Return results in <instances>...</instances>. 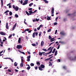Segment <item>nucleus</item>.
<instances>
[{"mask_svg":"<svg viewBox=\"0 0 76 76\" xmlns=\"http://www.w3.org/2000/svg\"><path fill=\"white\" fill-rule=\"evenodd\" d=\"M28 0H26L24 1V2H23V6L25 5H26V4H27L28 3Z\"/></svg>","mask_w":76,"mask_h":76,"instance_id":"1","label":"nucleus"},{"mask_svg":"<svg viewBox=\"0 0 76 76\" xmlns=\"http://www.w3.org/2000/svg\"><path fill=\"white\" fill-rule=\"evenodd\" d=\"M51 47H50L48 49V50H47V49H42V50H43V51H48L49 50H50V49L51 48Z\"/></svg>","mask_w":76,"mask_h":76,"instance_id":"2","label":"nucleus"},{"mask_svg":"<svg viewBox=\"0 0 76 76\" xmlns=\"http://www.w3.org/2000/svg\"><path fill=\"white\" fill-rule=\"evenodd\" d=\"M48 38L49 39H51V38H52L51 37V36H49V37Z\"/></svg>","mask_w":76,"mask_h":76,"instance_id":"35","label":"nucleus"},{"mask_svg":"<svg viewBox=\"0 0 76 76\" xmlns=\"http://www.w3.org/2000/svg\"><path fill=\"white\" fill-rule=\"evenodd\" d=\"M43 26L42 25H40V26H39V27L41 28V27H42Z\"/></svg>","mask_w":76,"mask_h":76,"instance_id":"48","label":"nucleus"},{"mask_svg":"<svg viewBox=\"0 0 76 76\" xmlns=\"http://www.w3.org/2000/svg\"><path fill=\"white\" fill-rule=\"evenodd\" d=\"M47 20H51V18H50V17L48 16H47Z\"/></svg>","mask_w":76,"mask_h":76,"instance_id":"18","label":"nucleus"},{"mask_svg":"<svg viewBox=\"0 0 76 76\" xmlns=\"http://www.w3.org/2000/svg\"><path fill=\"white\" fill-rule=\"evenodd\" d=\"M40 28L39 27L38 28H37V30H39V29H40Z\"/></svg>","mask_w":76,"mask_h":76,"instance_id":"53","label":"nucleus"},{"mask_svg":"<svg viewBox=\"0 0 76 76\" xmlns=\"http://www.w3.org/2000/svg\"><path fill=\"white\" fill-rule=\"evenodd\" d=\"M58 17H56V18L55 19V20H56V22H57V19H58Z\"/></svg>","mask_w":76,"mask_h":76,"instance_id":"46","label":"nucleus"},{"mask_svg":"<svg viewBox=\"0 0 76 76\" xmlns=\"http://www.w3.org/2000/svg\"><path fill=\"white\" fill-rule=\"evenodd\" d=\"M57 25V23H54V25Z\"/></svg>","mask_w":76,"mask_h":76,"instance_id":"40","label":"nucleus"},{"mask_svg":"<svg viewBox=\"0 0 76 76\" xmlns=\"http://www.w3.org/2000/svg\"><path fill=\"white\" fill-rule=\"evenodd\" d=\"M35 32H34L33 34L32 37L33 38H35Z\"/></svg>","mask_w":76,"mask_h":76,"instance_id":"19","label":"nucleus"},{"mask_svg":"<svg viewBox=\"0 0 76 76\" xmlns=\"http://www.w3.org/2000/svg\"><path fill=\"white\" fill-rule=\"evenodd\" d=\"M76 60V57H75L74 59L73 58H72V59H70L71 60Z\"/></svg>","mask_w":76,"mask_h":76,"instance_id":"34","label":"nucleus"},{"mask_svg":"<svg viewBox=\"0 0 76 76\" xmlns=\"http://www.w3.org/2000/svg\"><path fill=\"white\" fill-rule=\"evenodd\" d=\"M20 67H23V62H21V63L20 64Z\"/></svg>","mask_w":76,"mask_h":76,"instance_id":"16","label":"nucleus"},{"mask_svg":"<svg viewBox=\"0 0 76 76\" xmlns=\"http://www.w3.org/2000/svg\"><path fill=\"white\" fill-rule=\"evenodd\" d=\"M45 2V3H48V1L46 0H45L44 1Z\"/></svg>","mask_w":76,"mask_h":76,"instance_id":"33","label":"nucleus"},{"mask_svg":"<svg viewBox=\"0 0 76 76\" xmlns=\"http://www.w3.org/2000/svg\"><path fill=\"white\" fill-rule=\"evenodd\" d=\"M60 45H58V48H57V49H58L59 48H60Z\"/></svg>","mask_w":76,"mask_h":76,"instance_id":"47","label":"nucleus"},{"mask_svg":"<svg viewBox=\"0 0 76 76\" xmlns=\"http://www.w3.org/2000/svg\"><path fill=\"white\" fill-rule=\"evenodd\" d=\"M42 34V32H39V37H40L41 36V35Z\"/></svg>","mask_w":76,"mask_h":76,"instance_id":"29","label":"nucleus"},{"mask_svg":"<svg viewBox=\"0 0 76 76\" xmlns=\"http://www.w3.org/2000/svg\"><path fill=\"white\" fill-rule=\"evenodd\" d=\"M12 7H13V9H15V5H13L12 6Z\"/></svg>","mask_w":76,"mask_h":76,"instance_id":"57","label":"nucleus"},{"mask_svg":"<svg viewBox=\"0 0 76 76\" xmlns=\"http://www.w3.org/2000/svg\"><path fill=\"white\" fill-rule=\"evenodd\" d=\"M12 36V34H11L9 37L8 38H10Z\"/></svg>","mask_w":76,"mask_h":76,"instance_id":"37","label":"nucleus"},{"mask_svg":"<svg viewBox=\"0 0 76 76\" xmlns=\"http://www.w3.org/2000/svg\"><path fill=\"white\" fill-rule=\"evenodd\" d=\"M51 31V28H50L49 30H48V32H50Z\"/></svg>","mask_w":76,"mask_h":76,"instance_id":"32","label":"nucleus"},{"mask_svg":"<svg viewBox=\"0 0 76 76\" xmlns=\"http://www.w3.org/2000/svg\"><path fill=\"white\" fill-rule=\"evenodd\" d=\"M38 67L39 70H41V71L42 70V69H44V67Z\"/></svg>","mask_w":76,"mask_h":76,"instance_id":"6","label":"nucleus"},{"mask_svg":"<svg viewBox=\"0 0 76 76\" xmlns=\"http://www.w3.org/2000/svg\"><path fill=\"white\" fill-rule=\"evenodd\" d=\"M14 10H15V11H18L19 8H18V7H16L15 8H14Z\"/></svg>","mask_w":76,"mask_h":76,"instance_id":"12","label":"nucleus"},{"mask_svg":"<svg viewBox=\"0 0 76 76\" xmlns=\"http://www.w3.org/2000/svg\"><path fill=\"white\" fill-rule=\"evenodd\" d=\"M16 48L18 49H20V48H22V46L21 45H17Z\"/></svg>","mask_w":76,"mask_h":76,"instance_id":"3","label":"nucleus"},{"mask_svg":"<svg viewBox=\"0 0 76 76\" xmlns=\"http://www.w3.org/2000/svg\"><path fill=\"white\" fill-rule=\"evenodd\" d=\"M14 66L15 67H16L17 66H18V64L16 63V62H15L14 63Z\"/></svg>","mask_w":76,"mask_h":76,"instance_id":"21","label":"nucleus"},{"mask_svg":"<svg viewBox=\"0 0 76 76\" xmlns=\"http://www.w3.org/2000/svg\"><path fill=\"white\" fill-rule=\"evenodd\" d=\"M28 12L29 13L30 15H31V14L33 13V12H32V10L29 11Z\"/></svg>","mask_w":76,"mask_h":76,"instance_id":"14","label":"nucleus"},{"mask_svg":"<svg viewBox=\"0 0 76 76\" xmlns=\"http://www.w3.org/2000/svg\"><path fill=\"white\" fill-rule=\"evenodd\" d=\"M0 34H1V35H6V34H5V33H3V32H0Z\"/></svg>","mask_w":76,"mask_h":76,"instance_id":"11","label":"nucleus"},{"mask_svg":"<svg viewBox=\"0 0 76 76\" xmlns=\"http://www.w3.org/2000/svg\"><path fill=\"white\" fill-rule=\"evenodd\" d=\"M9 15L10 16H12V12L10 11V12Z\"/></svg>","mask_w":76,"mask_h":76,"instance_id":"28","label":"nucleus"},{"mask_svg":"<svg viewBox=\"0 0 76 76\" xmlns=\"http://www.w3.org/2000/svg\"><path fill=\"white\" fill-rule=\"evenodd\" d=\"M27 53L28 54H31V53H30V52H28V51H27Z\"/></svg>","mask_w":76,"mask_h":76,"instance_id":"61","label":"nucleus"},{"mask_svg":"<svg viewBox=\"0 0 76 76\" xmlns=\"http://www.w3.org/2000/svg\"><path fill=\"white\" fill-rule=\"evenodd\" d=\"M49 63L50 64H49V66H52V63H51V62H49Z\"/></svg>","mask_w":76,"mask_h":76,"instance_id":"31","label":"nucleus"},{"mask_svg":"<svg viewBox=\"0 0 76 76\" xmlns=\"http://www.w3.org/2000/svg\"><path fill=\"white\" fill-rule=\"evenodd\" d=\"M6 28L7 29H8L9 27H8V23H7L6 24Z\"/></svg>","mask_w":76,"mask_h":76,"instance_id":"13","label":"nucleus"},{"mask_svg":"<svg viewBox=\"0 0 76 76\" xmlns=\"http://www.w3.org/2000/svg\"><path fill=\"white\" fill-rule=\"evenodd\" d=\"M8 12H9V11L7 10L5 12H4V13L5 14H6V13H7Z\"/></svg>","mask_w":76,"mask_h":76,"instance_id":"25","label":"nucleus"},{"mask_svg":"<svg viewBox=\"0 0 76 76\" xmlns=\"http://www.w3.org/2000/svg\"><path fill=\"white\" fill-rule=\"evenodd\" d=\"M37 64L39 66H40V63L39 62H37Z\"/></svg>","mask_w":76,"mask_h":76,"instance_id":"23","label":"nucleus"},{"mask_svg":"<svg viewBox=\"0 0 76 76\" xmlns=\"http://www.w3.org/2000/svg\"><path fill=\"white\" fill-rule=\"evenodd\" d=\"M10 4H10V3H9L8 4H7V6H9V5H10Z\"/></svg>","mask_w":76,"mask_h":76,"instance_id":"58","label":"nucleus"},{"mask_svg":"<svg viewBox=\"0 0 76 76\" xmlns=\"http://www.w3.org/2000/svg\"><path fill=\"white\" fill-rule=\"evenodd\" d=\"M37 28H35L34 29V31L35 32H37Z\"/></svg>","mask_w":76,"mask_h":76,"instance_id":"62","label":"nucleus"},{"mask_svg":"<svg viewBox=\"0 0 76 76\" xmlns=\"http://www.w3.org/2000/svg\"><path fill=\"white\" fill-rule=\"evenodd\" d=\"M31 68V67H27V70H29Z\"/></svg>","mask_w":76,"mask_h":76,"instance_id":"38","label":"nucleus"},{"mask_svg":"<svg viewBox=\"0 0 76 76\" xmlns=\"http://www.w3.org/2000/svg\"><path fill=\"white\" fill-rule=\"evenodd\" d=\"M54 39V38H53L51 39H50L51 42H53V41H55V39Z\"/></svg>","mask_w":76,"mask_h":76,"instance_id":"15","label":"nucleus"},{"mask_svg":"<svg viewBox=\"0 0 76 76\" xmlns=\"http://www.w3.org/2000/svg\"><path fill=\"white\" fill-rule=\"evenodd\" d=\"M15 16L16 17V18H18L19 16H18V15H17V14H15Z\"/></svg>","mask_w":76,"mask_h":76,"instance_id":"30","label":"nucleus"},{"mask_svg":"<svg viewBox=\"0 0 76 76\" xmlns=\"http://www.w3.org/2000/svg\"><path fill=\"white\" fill-rule=\"evenodd\" d=\"M26 14H27V15H28V16H29L30 15V14H29V13H28V12H27V11H26Z\"/></svg>","mask_w":76,"mask_h":76,"instance_id":"22","label":"nucleus"},{"mask_svg":"<svg viewBox=\"0 0 76 76\" xmlns=\"http://www.w3.org/2000/svg\"><path fill=\"white\" fill-rule=\"evenodd\" d=\"M4 42H1V44L2 45H3V43Z\"/></svg>","mask_w":76,"mask_h":76,"instance_id":"59","label":"nucleus"},{"mask_svg":"<svg viewBox=\"0 0 76 76\" xmlns=\"http://www.w3.org/2000/svg\"><path fill=\"white\" fill-rule=\"evenodd\" d=\"M26 31H29V29L28 28L26 29Z\"/></svg>","mask_w":76,"mask_h":76,"instance_id":"56","label":"nucleus"},{"mask_svg":"<svg viewBox=\"0 0 76 76\" xmlns=\"http://www.w3.org/2000/svg\"><path fill=\"white\" fill-rule=\"evenodd\" d=\"M15 71L16 72H19V71L17 69H15Z\"/></svg>","mask_w":76,"mask_h":76,"instance_id":"54","label":"nucleus"},{"mask_svg":"<svg viewBox=\"0 0 76 76\" xmlns=\"http://www.w3.org/2000/svg\"><path fill=\"white\" fill-rule=\"evenodd\" d=\"M57 30H56L55 31V34H57Z\"/></svg>","mask_w":76,"mask_h":76,"instance_id":"45","label":"nucleus"},{"mask_svg":"<svg viewBox=\"0 0 76 76\" xmlns=\"http://www.w3.org/2000/svg\"><path fill=\"white\" fill-rule=\"evenodd\" d=\"M44 53H45V52H42L41 53L40 52H39V56H42V54H44Z\"/></svg>","mask_w":76,"mask_h":76,"instance_id":"10","label":"nucleus"},{"mask_svg":"<svg viewBox=\"0 0 76 76\" xmlns=\"http://www.w3.org/2000/svg\"><path fill=\"white\" fill-rule=\"evenodd\" d=\"M9 8H11V7H12V6L11 5H10L9 6Z\"/></svg>","mask_w":76,"mask_h":76,"instance_id":"64","label":"nucleus"},{"mask_svg":"<svg viewBox=\"0 0 76 76\" xmlns=\"http://www.w3.org/2000/svg\"><path fill=\"white\" fill-rule=\"evenodd\" d=\"M60 34H61L62 35H66V34L63 31H62L60 33Z\"/></svg>","mask_w":76,"mask_h":76,"instance_id":"7","label":"nucleus"},{"mask_svg":"<svg viewBox=\"0 0 76 76\" xmlns=\"http://www.w3.org/2000/svg\"><path fill=\"white\" fill-rule=\"evenodd\" d=\"M53 55V54H51V55H49V56H48V57H50L51 56H52Z\"/></svg>","mask_w":76,"mask_h":76,"instance_id":"49","label":"nucleus"},{"mask_svg":"<svg viewBox=\"0 0 76 76\" xmlns=\"http://www.w3.org/2000/svg\"><path fill=\"white\" fill-rule=\"evenodd\" d=\"M56 48H54V49H53V51H54V52H55V51H56Z\"/></svg>","mask_w":76,"mask_h":76,"instance_id":"63","label":"nucleus"},{"mask_svg":"<svg viewBox=\"0 0 76 76\" xmlns=\"http://www.w3.org/2000/svg\"><path fill=\"white\" fill-rule=\"evenodd\" d=\"M40 67H45V66H44V65L43 64H41L40 65Z\"/></svg>","mask_w":76,"mask_h":76,"instance_id":"43","label":"nucleus"},{"mask_svg":"<svg viewBox=\"0 0 76 76\" xmlns=\"http://www.w3.org/2000/svg\"><path fill=\"white\" fill-rule=\"evenodd\" d=\"M9 59H10L11 60V61H12V62H13V60H12V58H9Z\"/></svg>","mask_w":76,"mask_h":76,"instance_id":"42","label":"nucleus"},{"mask_svg":"<svg viewBox=\"0 0 76 76\" xmlns=\"http://www.w3.org/2000/svg\"><path fill=\"white\" fill-rule=\"evenodd\" d=\"M35 34L36 36H38V32H36L35 33Z\"/></svg>","mask_w":76,"mask_h":76,"instance_id":"44","label":"nucleus"},{"mask_svg":"<svg viewBox=\"0 0 76 76\" xmlns=\"http://www.w3.org/2000/svg\"><path fill=\"white\" fill-rule=\"evenodd\" d=\"M33 5V3H31L29 4V6H31L32 5Z\"/></svg>","mask_w":76,"mask_h":76,"instance_id":"36","label":"nucleus"},{"mask_svg":"<svg viewBox=\"0 0 76 76\" xmlns=\"http://www.w3.org/2000/svg\"><path fill=\"white\" fill-rule=\"evenodd\" d=\"M31 58V55L27 57V61H30V58Z\"/></svg>","mask_w":76,"mask_h":76,"instance_id":"4","label":"nucleus"},{"mask_svg":"<svg viewBox=\"0 0 76 76\" xmlns=\"http://www.w3.org/2000/svg\"><path fill=\"white\" fill-rule=\"evenodd\" d=\"M57 61H58V62H60V59H58Z\"/></svg>","mask_w":76,"mask_h":76,"instance_id":"50","label":"nucleus"},{"mask_svg":"<svg viewBox=\"0 0 76 76\" xmlns=\"http://www.w3.org/2000/svg\"><path fill=\"white\" fill-rule=\"evenodd\" d=\"M20 3L21 4H22L23 3V1L22 0L20 1Z\"/></svg>","mask_w":76,"mask_h":76,"instance_id":"55","label":"nucleus"},{"mask_svg":"<svg viewBox=\"0 0 76 76\" xmlns=\"http://www.w3.org/2000/svg\"><path fill=\"white\" fill-rule=\"evenodd\" d=\"M4 51L2 50L0 52V56H3V54L1 55V53H3Z\"/></svg>","mask_w":76,"mask_h":76,"instance_id":"17","label":"nucleus"},{"mask_svg":"<svg viewBox=\"0 0 76 76\" xmlns=\"http://www.w3.org/2000/svg\"><path fill=\"white\" fill-rule=\"evenodd\" d=\"M1 7H3V0H1Z\"/></svg>","mask_w":76,"mask_h":76,"instance_id":"24","label":"nucleus"},{"mask_svg":"<svg viewBox=\"0 0 76 76\" xmlns=\"http://www.w3.org/2000/svg\"><path fill=\"white\" fill-rule=\"evenodd\" d=\"M37 12V10H35L33 12V13H35V12Z\"/></svg>","mask_w":76,"mask_h":76,"instance_id":"52","label":"nucleus"},{"mask_svg":"<svg viewBox=\"0 0 76 76\" xmlns=\"http://www.w3.org/2000/svg\"><path fill=\"white\" fill-rule=\"evenodd\" d=\"M17 24V23H16L15 24L14 26L12 28V31H13V30H14V29H15V28H16V26Z\"/></svg>","mask_w":76,"mask_h":76,"instance_id":"8","label":"nucleus"},{"mask_svg":"<svg viewBox=\"0 0 76 76\" xmlns=\"http://www.w3.org/2000/svg\"><path fill=\"white\" fill-rule=\"evenodd\" d=\"M32 45L33 46V47H35V46H36V44H32Z\"/></svg>","mask_w":76,"mask_h":76,"instance_id":"39","label":"nucleus"},{"mask_svg":"<svg viewBox=\"0 0 76 76\" xmlns=\"http://www.w3.org/2000/svg\"><path fill=\"white\" fill-rule=\"evenodd\" d=\"M39 20V19H37V18H36V19H35V21H38Z\"/></svg>","mask_w":76,"mask_h":76,"instance_id":"60","label":"nucleus"},{"mask_svg":"<svg viewBox=\"0 0 76 76\" xmlns=\"http://www.w3.org/2000/svg\"><path fill=\"white\" fill-rule=\"evenodd\" d=\"M57 50H56L55 52L54 56H57Z\"/></svg>","mask_w":76,"mask_h":76,"instance_id":"26","label":"nucleus"},{"mask_svg":"<svg viewBox=\"0 0 76 76\" xmlns=\"http://www.w3.org/2000/svg\"><path fill=\"white\" fill-rule=\"evenodd\" d=\"M28 10H32V8H28Z\"/></svg>","mask_w":76,"mask_h":76,"instance_id":"41","label":"nucleus"},{"mask_svg":"<svg viewBox=\"0 0 76 76\" xmlns=\"http://www.w3.org/2000/svg\"><path fill=\"white\" fill-rule=\"evenodd\" d=\"M44 42L43 41H42L41 42L40 45L41 47H42L44 46Z\"/></svg>","mask_w":76,"mask_h":76,"instance_id":"5","label":"nucleus"},{"mask_svg":"<svg viewBox=\"0 0 76 76\" xmlns=\"http://www.w3.org/2000/svg\"><path fill=\"white\" fill-rule=\"evenodd\" d=\"M54 8H52V10L51 11L52 14H54Z\"/></svg>","mask_w":76,"mask_h":76,"instance_id":"9","label":"nucleus"},{"mask_svg":"<svg viewBox=\"0 0 76 76\" xmlns=\"http://www.w3.org/2000/svg\"><path fill=\"white\" fill-rule=\"evenodd\" d=\"M21 63H23V59H21Z\"/></svg>","mask_w":76,"mask_h":76,"instance_id":"51","label":"nucleus"},{"mask_svg":"<svg viewBox=\"0 0 76 76\" xmlns=\"http://www.w3.org/2000/svg\"><path fill=\"white\" fill-rule=\"evenodd\" d=\"M31 66H34V64H33V63H31L30 64Z\"/></svg>","mask_w":76,"mask_h":76,"instance_id":"27","label":"nucleus"},{"mask_svg":"<svg viewBox=\"0 0 76 76\" xmlns=\"http://www.w3.org/2000/svg\"><path fill=\"white\" fill-rule=\"evenodd\" d=\"M21 39L20 38H19L18 39V43H20V41H21Z\"/></svg>","mask_w":76,"mask_h":76,"instance_id":"20","label":"nucleus"}]
</instances>
